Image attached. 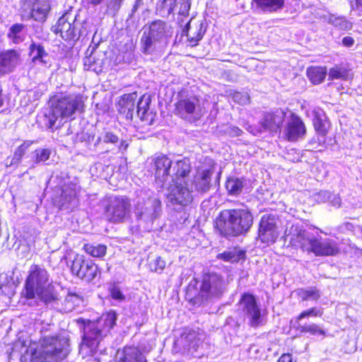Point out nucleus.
<instances>
[{
  "instance_id": "nucleus-1",
  "label": "nucleus",
  "mask_w": 362,
  "mask_h": 362,
  "mask_svg": "<svg viewBox=\"0 0 362 362\" xmlns=\"http://www.w3.org/2000/svg\"><path fill=\"white\" fill-rule=\"evenodd\" d=\"M68 341L65 338L48 336L40 341L37 349L35 343H30L21 350V362H61L69 354Z\"/></svg>"
},
{
  "instance_id": "nucleus-2",
  "label": "nucleus",
  "mask_w": 362,
  "mask_h": 362,
  "mask_svg": "<svg viewBox=\"0 0 362 362\" xmlns=\"http://www.w3.org/2000/svg\"><path fill=\"white\" fill-rule=\"evenodd\" d=\"M22 295L28 300L37 298L45 303L57 300V293L52 286L48 271L42 265H30L25 281Z\"/></svg>"
},
{
  "instance_id": "nucleus-3",
  "label": "nucleus",
  "mask_w": 362,
  "mask_h": 362,
  "mask_svg": "<svg viewBox=\"0 0 362 362\" xmlns=\"http://www.w3.org/2000/svg\"><path fill=\"white\" fill-rule=\"evenodd\" d=\"M253 223V216L247 208L225 209L216 218V228L225 237H235L247 233Z\"/></svg>"
},
{
  "instance_id": "nucleus-4",
  "label": "nucleus",
  "mask_w": 362,
  "mask_h": 362,
  "mask_svg": "<svg viewBox=\"0 0 362 362\" xmlns=\"http://www.w3.org/2000/svg\"><path fill=\"white\" fill-rule=\"evenodd\" d=\"M117 320L115 311L103 313L95 320L84 322L83 341L81 346L82 351L87 354H93L98 349L99 344L110 332Z\"/></svg>"
},
{
  "instance_id": "nucleus-5",
  "label": "nucleus",
  "mask_w": 362,
  "mask_h": 362,
  "mask_svg": "<svg viewBox=\"0 0 362 362\" xmlns=\"http://www.w3.org/2000/svg\"><path fill=\"white\" fill-rule=\"evenodd\" d=\"M172 35L170 27L157 20L144 28L141 37V50L145 54H158L163 52Z\"/></svg>"
},
{
  "instance_id": "nucleus-6",
  "label": "nucleus",
  "mask_w": 362,
  "mask_h": 362,
  "mask_svg": "<svg viewBox=\"0 0 362 362\" xmlns=\"http://www.w3.org/2000/svg\"><path fill=\"white\" fill-rule=\"evenodd\" d=\"M84 100L81 94H67L55 96L52 103V117L49 119L50 127L59 119V124L63 119H68L76 112L83 110Z\"/></svg>"
},
{
  "instance_id": "nucleus-7",
  "label": "nucleus",
  "mask_w": 362,
  "mask_h": 362,
  "mask_svg": "<svg viewBox=\"0 0 362 362\" xmlns=\"http://www.w3.org/2000/svg\"><path fill=\"white\" fill-rule=\"evenodd\" d=\"M205 103L194 95H181L175 103V112L183 119L200 118L206 111Z\"/></svg>"
},
{
  "instance_id": "nucleus-8",
  "label": "nucleus",
  "mask_w": 362,
  "mask_h": 362,
  "mask_svg": "<svg viewBox=\"0 0 362 362\" xmlns=\"http://www.w3.org/2000/svg\"><path fill=\"white\" fill-rule=\"evenodd\" d=\"M129 199L124 197L110 198L105 208V217L112 223L126 221L130 216Z\"/></svg>"
},
{
  "instance_id": "nucleus-9",
  "label": "nucleus",
  "mask_w": 362,
  "mask_h": 362,
  "mask_svg": "<svg viewBox=\"0 0 362 362\" xmlns=\"http://www.w3.org/2000/svg\"><path fill=\"white\" fill-rule=\"evenodd\" d=\"M281 233L280 221L276 215L264 214L259 221L258 239L267 245L274 244Z\"/></svg>"
},
{
  "instance_id": "nucleus-10",
  "label": "nucleus",
  "mask_w": 362,
  "mask_h": 362,
  "mask_svg": "<svg viewBox=\"0 0 362 362\" xmlns=\"http://www.w3.org/2000/svg\"><path fill=\"white\" fill-rule=\"evenodd\" d=\"M313 236L299 224H291L287 226L284 234L285 242H288L295 248H300L305 252H308Z\"/></svg>"
},
{
  "instance_id": "nucleus-11",
  "label": "nucleus",
  "mask_w": 362,
  "mask_h": 362,
  "mask_svg": "<svg viewBox=\"0 0 362 362\" xmlns=\"http://www.w3.org/2000/svg\"><path fill=\"white\" fill-rule=\"evenodd\" d=\"M238 306L243 315L248 318L250 326L257 327L261 325V310L252 293H244L240 298Z\"/></svg>"
},
{
  "instance_id": "nucleus-12",
  "label": "nucleus",
  "mask_w": 362,
  "mask_h": 362,
  "mask_svg": "<svg viewBox=\"0 0 362 362\" xmlns=\"http://www.w3.org/2000/svg\"><path fill=\"white\" fill-rule=\"evenodd\" d=\"M226 289L223 279L217 274H207L203 276L200 294L206 299L218 298Z\"/></svg>"
},
{
  "instance_id": "nucleus-13",
  "label": "nucleus",
  "mask_w": 362,
  "mask_h": 362,
  "mask_svg": "<svg viewBox=\"0 0 362 362\" xmlns=\"http://www.w3.org/2000/svg\"><path fill=\"white\" fill-rule=\"evenodd\" d=\"M80 187L76 184L69 183L61 188V193L56 197L54 202L61 210L72 211L76 208L79 203L78 194Z\"/></svg>"
},
{
  "instance_id": "nucleus-14",
  "label": "nucleus",
  "mask_w": 362,
  "mask_h": 362,
  "mask_svg": "<svg viewBox=\"0 0 362 362\" xmlns=\"http://www.w3.org/2000/svg\"><path fill=\"white\" fill-rule=\"evenodd\" d=\"M168 187V199L173 203L187 206L192 201V189L189 182H172Z\"/></svg>"
},
{
  "instance_id": "nucleus-15",
  "label": "nucleus",
  "mask_w": 362,
  "mask_h": 362,
  "mask_svg": "<svg viewBox=\"0 0 362 362\" xmlns=\"http://www.w3.org/2000/svg\"><path fill=\"white\" fill-rule=\"evenodd\" d=\"M71 269L74 274L87 281L94 279L98 272V266L91 259L80 255L75 257Z\"/></svg>"
},
{
  "instance_id": "nucleus-16",
  "label": "nucleus",
  "mask_w": 362,
  "mask_h": 362,
  "mask_svg": "<svg viewBox=\"0 0 362 362\" xmlns=\"http://www.w3.org/2000/svg\"><path fill=\"white\" fill-rule=\"evenodd\" d=\"M160 210V203L156 199L147 200L136 204L135 214L138 219L145 222L153 221L158 216Z\"/></svg>"
},
{
  "instance_id": "nucleus-17",
  "label": "nucleus",
  "mask_w": 362,
  "mask_h": 362,
  "mask_svg": "<svg viewBox=\"0 0 362 362\" xmlns=\"http://www.w3.org/2000/svg\"><path fill=\"white\" fill-rule=\"evenodd\" d=\"M306 134V127L303 120L295 114H291L287 121L283 135L288 141H297L304 137Z\"/></svg>"
},
{
  "instance_id": "nucleus-18",
  "label": "nucleus",
  "mask_w": 362,
  "mask_h": 362,
  "mask_svg": "<svg viewBox=\"0 0 362 362\" xmlns=\"http://www.w3.org/2000/svg\"><path fill=\"white\" fill-rule=\"evenodd\" d=\"M172 168V161L166 156L159 155L153 158L156 180L161 186L170 182Z\"/></svg>"
},
{
  "instance_id": "nucleus-19",
  "label": "nucleus",
  "mask_w": 362,
  "mask_h": 362,
  "mask_svg": "<svg viewBox=\"0 0 362 362\" xmlns=\"http://www.w3.org/2000/svg\"><path fill=\"white\" fill-rule=\"evenodd\" d=\"M340 250L337 243L332 239H317L315 236L312 240L308 252H313L316 256H335Z\"/></svg>"
},
{
  "instance_id": "nucleus-20",
  "label": "nucleus",
  "mask_w": 362,
  "mask_h": 362,
  "mask_svg": "<svg viewBox=\"0 0 362 362\" xmlns=\"http://www.w3.org/2000/svg\"><path fill=\"white\" fill-rule=\"evenodd\" d=\"M212 175V168H199L194 177V180H189L190 187L192 188L194 186L195 190L201 193L209 191L211 187Z\"/></svg>"
},
{
  "instance_id": "nucleus-21",
  "label": "nucleus",
  "mask_w": 362,
  "mask_h": 362,
  "mask_svg": "<svg viewBox=\"0 0 362 362\" xmlns=\"http://www.w3.org/2000/svg\"><path fill=\"white\" fill-rule=\"evenodd\" d=\"M191 172V164L187 158L177 160L173 166L170 182H183L185 184L189 182L188 175Z\"/></svg>"
},
{
  "instance_id": "nucleus-22",
  "label": "nucleus",
  "mask_w": 362,
  "mask_h": 362,
  "mask_svg": "<svg viewBox=\"0 0 362 362\" xmlns=\"http://www.w3.org/2000/svg\"><path fill=\"white\" fill-rule=\"evenodd\" d=\"M115 362H147V360L138 348L126 346L122 350L117 351Z\"/></svg>"
},
{
  "instance_id": "nucleus-23",
  "label": "nucleus",
  "mask_w": 362,
  "mask_h": 362,
  "mask_svg": "<svg viewBox=\"0 0 362 362\" xmlns=\"http://www.w3.org/2000/svg\"><path fill=\"white\" fill-rule=\"evenodd\" d=\"M205 29L202 21L194 22L192 24V19L188 21L182 30V34H185L187 40L192 46H195L202 38Z\"/></svg>"
},
{
  "instance_id": "nucleus-24",
  "label": "nucleus",
  "mask_w": 362,
  "mask_h": 362,
  "mask_svg": "<svg viewBox=\"0 0 362 362\" xmlns=\"http://www.w3.org/2000/svg\"><path fill=\"white\" fill-rule=\"evenodd\" d=\"M284 117L283 111H276L272 113H267L260 122L261 129L259 132H274L279 129Z\"/></svg>"
},
{
  "instance_id": "nucleus-25",
  "label": "nucleus",
  "mask_w": 362,
  "mask_h": 362,
  "mask_svg": "<svg viewBox=\"0 0 362 362\" xmlns=\"http://www.w3.org/2000/svg\"><path fill=\"white\" fill-rule=\"evenodd\" d=\"M70 14L63 15L54 26V32L60 33V35L65 40H72L76 37L75 27L69 21Z\"/></svg>"
},
{
  "instance_id": "nucleus-26",
  "label": "nucleus",
  "mask_w": 362,
  "mask_h": 362,
  "mask_svg": "<svg viewBox=\"0 0 362 362\" xmlns=\"http://www.w3.org/2000/svg\"><path fill=\"white\" fill-rule=\"evenodd\" d=\"M20 61V54L14 49L0 53V69L4 71H11Z\"/></svg>"
},
{
  "instance_id": "nucleus-27",
  "label": "nucleus",
  "mask_w": 362,
  "mask_h": 362,
  "mask_svg": "<svg viewBox=\"0 0 362 362\" xmlns=\"http://www.w3.org/2000/svg\"><path fill=\"white\" fill-rule=\"evenodd\" d=\"M100 54L96 52L94 48L90 51L88 49L86 56L83 59V65L85 69L93 71L97 74L101 72L103 65V59L100 58Z\"/></svg>"
},
{
  "instance_id": "nucleus-28",
  "label": "nucleus",
  "mask_w": 362,
  "mask_h": 362,
  "mask_svg": "<svg viewBox=\"0 0 362 362\" xmlns=\"http://www.w3.org/2000/svg\"><path fill=\"white\" fill-rule=\"evenodd\" d=\"M150 103V97L144 95L137 103L138 116L141 120L146 122L148 124H152L155 117V114L149 110Z\"/></svg>"
},
{
  "instance_id": "nucleus-29",
  "label": "nucleus",
  "mask_w": 362,
  "mask_h": 362,
  "mask_svg": "<svg viewBox=\"0 0 362 362\" xmlns=\"http://www.w3.org/2000/svg\"><path fill=\"white\" fill-rule=\"evenodd\" d=\"M313 123L316 134H322L327 135L329 128V122L324 111L320 108H316L313 111Z\"/></svg>"
},
{
  "instance_id": "nucleus-30",
  "label": "nucleus",
  "mask_w": 362,
  "mask_h": 362,
  "mask_svg": "<svg viewBox=\"0 0 362 362\" xmlns=\"http://www.w3.org/2000/svg\"><path fill=\"white\" fill-rule=\"evenodd\" d=\"M163 7L167 8L168 14L173 13L178 7L179 16L187 17L191 7V1L190 0H164Z\"/></svg>"
},
{
  "instance_id": "nucleus-31",
  "label": "nucleus",
  "mask_w": 362,
  "mask_h": 362,
  "mask_svg": "<svg viewBox=\"0 0 362 362\" xmlns=\"http://www.w3.org/2000/svg\"><path fill=\"white\" fill-rule=\"evenodd\" d=\"M30 55L33 56V62L47 66L49 64L48 54L40 44L33 42L30 45Z\"/></svg>"
},
{
  "instance_id": "nucleus-32",
  "label": "nucleus",
  "mask_w": 362,
  "mask_h": 362,
  "mask_svg": "<svg viewBox=\"0 0 362 362\" xmlns=\"http://www.w3.org/2000/svg\"><path fill=\"white\" fill-rule=\"evenodd\" d=\"M245 257V252L237 247L230 248L223 253H220L217 255L218 259L231 263L238 262L244 259Z\"/></svg>"
},
{
  "instance_id": "nucleus-33",
  "label": "nucleus",
  "mask_w": 362,
  "mask_h": 362,
  "mask_svg": "<svg viewBox=\"0 0 362 362\" xmlns=\"http://www.w3.org/2000/svg\"><path fill=\"white\" fill-rule=\"evenodd\" d=\"M25 25L15 23L8 30V38L14 44H19L25 40Z\"/></svg>"
},
{
  "instance_id": "nucleus-34",
  "label": "nucleus",
  "mask_w": 362,
  "mask_h": 362,
  "mask_svg": "<svg viewBox=\"0 0 362 362\" xmlns=\"http://www.w3.org/2000/svg\"><path fill=\"white\" fill-rule=\"evenodd\" d=\"M83 302V297L80 295L69 292L64 301V310L66 313L71 312L77 307L81 305Z\"/></svg>"
},
{
  "instance_id": "nucleus-35",
  "label": "nucleus",
  "mask_w": 362,
  "mask_h": 362,
  "mask_svg": "<svg viewBox=\"0 0 362 362\" xmlns=\"http://www.w3.org/2000/svg\"><path fill=\"white\" fill-rule=\"evenodd\" d=\"M136 98L137 95L136 93L123 95L119 100V105L121 107L120 111L124 113L127 111V114L133 112Z\"/></svg>"
},
{
  "instance_id": "nucleus-36",
  "label": "nucleus",
  "mask_w": 362,
  "mask_h": 362,
  "mask_svg": "<svg viewBox=\"0 0 362 362\" xmlns=\"http://www.w3.org/2000/svg\"><path fill=\"white\" fill-rule=\"evenodd\" d=\"M327 75V69L325 67H310L307 69V76L313 84L322 83Z\"/></svg>"
},
{
  "instance_id": "nucleus-37",
  "label": "nucleus",
  "mask_w": 362,
  "mask_h": 362,
  "mask_svg": "<svg viewBox=\"0 0 362 362\" xmlns=\"http://www.w3.org/2000/svg\"><path fill=\"white\" fill-rule=\"evenodd\" d=\"M257 5L264 11H276L281 9L284 4V0H254Z\"/></svg>"
},
{
  "instance_id": "nucleus-38",
  "label": "nucleus",
  "mask_w": 362,
  "mask_h": 362,
  "mask_svg": "<svg viewBox=\"0 0 362 362\" xmlns=\"http://www.w3.org/2000/svg\"><path fill=\"white\" fill-rule=\"evenodd\" d=\"M296 293L302 300L317 301L320 298V293L315 287L308 289L299 288L296 291Z\"/></svg>"
},
{
  "instance_id": "nucleus-39",
  "label": "nucleus",
  "mask_w": 362,
  "mask_h": 362,
  "mask_svg": "<svg viewBox=\"0 0 362 362\" xmlns=\"http://www.w3.org/2000/svg\"><path fill=\"white\" fill-rule=\"evenodd\" d=\"M30 144L31 142L25 141L23 144L19 146L15 151L13 156L11 158V161L8 163V160H6V167H11L13 165H18L21 163L22 158L24 156L26 150L29 148Z\"/></svg>"
},
{
  "instance_id": "nucleus-40",
  "label": "nucleus",
  "mask_w": 362,
  "mask_h": 362,
  "mask_svg": "<svg viewBox=\"0 0 362 362\" xmlns=\"http://www.w3.org/2000/svg\"><path fill=\"white\" fill-rule=\"evenodd\" d=\"M83 249L86 253L94 257H103L107 252V247L102 244H85Z\"/></svg>"
},
{
  "instance_id": "nucleus-41",
  "label": "nucleus",
  "mask_w": 362,
  "mask_h": 362,
  "mask_svg": "<svg viewBox=\"0 0 362 362\" xmlns=\"http://www.w3.org/2000/svg\"><path fill=\"white\" fill-rule=\"evenodd\" d=\"M226 188L231 195H238L243 188V182L238 178H229L226 183Z\"/></svg>"
},
{
  "instance_id": "nucleus-42",
  "label": "nucleus",
  "mask_w": 362,
  "mask_h": 362,
  "mask_svg": "<svg viewBox=\"0 0 362 362\" xmlns=\"http://www.w3.org/2000/svg\"><path fill=\"white\" fill-rule=\"evenodd\" d=\"M329 79L348 80L350 78L349 71L344 67L335 66L329 69L328 74Z\"/></svg>"
},
{
  "instance_id": "nucleus-43",
  "label": "nucleus",
  "mask_w": 362,
  "mask_h": 362,
  "mask_svg": "<svg viewBox=\"0 0 362 362\" xmlns=\"http://www.w3.org/2000/svg\"><path fill=\"white\" fill-rule=\"evenodd\" d=\"M49 11L48 4H37L32 11V16L35 21H43L46 19Z\"/></svg>"
},
{
  "instance_id": "nucleus-44",
  "label": "nucleus",
  "mask_w": 362,
  "mask_h": 362,
  "mask_svg": "<svg viewBox=\"0 0 362 362\" xmlns=\"http://www.w3.org/2000/svg\"><path fill=\"white\" fill-rule=\"evenodd\" d=\"M118 141H119V138L116 134H115L112 132L105 130L97 138V140L95 141V145L99 144L100 142H104L105 144H115Z\"/></svg>"
},
{
  "instance_id": "nucleus-45",
  "label": "nucleus",
  "mask_w": 362,
  "mask_h": 362,
  "mask_svg": "<svg viewBox=\"0 0 362 362\" xmlns=\"http://www.w3.org/2000/svg\"><path fill=\"white\" fill-rule=\"evenodd\" d=\"M299 331L304 333H310L312 335H325L324 329L316 324L303 325L299 327Z\"/></svg>"
},
{
  "instance_id": "nucleus-46",
  "label": "nucleus",
  "mask_w": 362,
  "mask_h": 362,
  "mask_svg": "<svg viewBox=\"0 0 362 362\" xmlns=\"http://www.w3.org/2000/svg\"><path fill=\"white\" fill-rule=\"evenodd\" d=\"M326 143V135L322 134H317L309 141V145L313 149L317 151H322L325 147Z\"/></svg>"
},
{
  "instance_id": "nucleus-47",
  "label": "nucleus",
  "mask_w": 362,
  "mask_h": 362,
  "mask_svg": "<svg viewBox=\"0 0 362 362\" xmlns=\"http://www.w3.org/2000/svg\"><path fill=\"white\" fill-rule=\"evenodd\" d=\"M185 340L186 342H189L187 345L189 350L194 349L197 351L201 343V338L195 332L187 334L185 337Z\"/></svg>"
},
{
  "instance_id": "nucleus-48",
  "label": "nucleus",
  "mask_w": 362,
  "mask_h": 362,
  "mask_svg": "<svg viewBox=\"0 0 362 362\" xmlns=\"http://www.w3.org/2000/svg\"><path fill=\"white\" fill-rule=\"evenodd\" d=\"M51 151L47 148H38L33 152L34 164L47 160L50 156Z\"/></svg>"
},
{
  "instance_id": "nucleus-49",
  "label": "nucleus",
  "mask_w": 362,
  "mask_h": 362,
  "mask_svg": "<svg viewBox=\"0 0 362 362\" xmlns=\"http://www.w3.org/2000/svg\"><path fill=\"white\" fill-rule=\"evenodd\" d=\"M329 23L342 30H349L351 29V23L349 21H348L344 17L341 16H331L329 18Z\"/></svg>"
},
{
  "instance_id": "nucleus-50",
  "label": "nucleus",
  "mask_w": 362,
  "mask_h": 362,
  "mask_svg": "<svg viewBox=\"0 0 362 362\" xmlns=\"http://www.w3.org/2000/svg\"><path fill=\"white\" fill-rule=\"evenodd\" d=\"M320 197H327V199L329 200L328 202L333 206L339 208L341 206V200L338 194H332L328 191H321L320 192H319V198Z\"/></svg>"
},
{
  "instance_id": "nucleus-51",
  "label": "nucleus",
  "mask_w": 362,
  "mask_h": 362,
  "mask_svg": "<svg viewBox=\"0 0 362 362\" xmlns=\"http://www.w3.org/2000/svg\"><path fill=\"white\" fill-rule=\"evenodd\" d=\"M124 0H107V12L115 16L121 8Z\"/></svg>"
},
{
  "instance_id": "nucleus-52",
  "label": "nucleus",
  "mask_w": 362,
  "mask_h": 362,
  "mask_svg": "<svg viewBox=\"0 0 362 362\" xmlns=\"http://www.w3.org/2000/svg\"><path fill=\"white\" fill-rule=\"evenodd\" d=\"M233 100L241 105H247L250 102V98L247 93L234 92L231 95Z\"/></svg>"
},
{
  "instance_id": "nucleus-53",
  "label": "nucleus",
  "mask_w": 362,
  "mask_h": 362,
  "mask_svg": "<svg viewBox=\"0 0 362 362\" xmlns=\"http://www.w3.org/2000/svg\"><path fill=\"white\" fill-rule=\"evenodd\" d=\"M322 315V311L320 309H317L315 308H310L308 310H305L302 312L298 317L297 320H300L305 317H309V316H319L320 317Z\"/></svg>"
},
{
  "instance_id": "nucleus-54",
  "label": "nucleus",
  "mask_w": 362,
  "mask_h": 362,
  "mask_svg": "<svg viewBox=\"0 0 362 362\" xmlns=\"http://www.w3.org/2000/svg\"><path fill=\"white\" fill-rule=\"evenodd\" d=\"M152 267L154 272H161L165 267V262L161 257H157Z\"/></svg>"
},
{
  "instance_id": "nucleus-55",
  "label": "nucleus",
  "mask_w": 362,
  "mask_h": 362,
  "mask_svg": "<svg viewBox=\"0 0 362 362\" xmlns=\"http://www.w3.org/2000/svg\"><path fill=\"white\" fill-rule=\"evenodd\" d=\"M110 293L112 298L115 300H122L124 298L121 291L116 286H114L110 289Z\"/></svg>"
},
{
  "instance_id": "nucleus-56",
  "label": "nucleus",
  "mask_w": 362,
  "mask_h": 362,
  "mask_svg": "<svg viewBox=\"0 0 362 362\" xmlns=\"http://www.w3.org/2000/svg\"><path fill=\"white\" fill-rule=\"evenodd\" d=\"M342 43L346 47H351L354 45V40L351 37L347 36L343 38Z\"/></svg>"
},
{
  "instance_id": "nucleus-57",
  "label": "nucleus",
  "mask_w": 362,
  "mask_h": 362,
  "mask_svg": "<svg viewBox=\"0 0 362 362\" xmlns=\"http://www.w3.org/2000/svg\"><path fill=\"white\" fill-rule=\"evenodd\" d=\"M129 144L125 140H122L119 146V151H126L128 148Z\"/></svg>"
},
{
  "instance_id": "nucleus-58",
  "label": "nucleus",
  "mask_w": 362,
  "mask_h": 362,
  "mask_svg": "<svg viewBox=\"0 0 362 362\" xmlns=\"http://www.w3.org/2000/svg\"><path fill=\"white\" fill-rule=\"evenodd\" d=\"M355 6L357 9L362 8V0H354Z\"/></svg>"
},
{
  "instance_id": "nucleus-59",
  "label": "nucleus",
  "mask_w": 362,
  "mask_h": 362,
  "mask_svg": "<svg viewBox=\"0 0 362 362\" xmlns=\"http://www.w3.org/2000/svg\"><path fill=\"white\" fill-rule=\"evenodd\" d=\"M317 200L318 202H328L329 201L327 197H320L319 198V193L317 195Z\"/></svg>"
},
{
  "instance_id": "nucleus-60",
  "label": "nucleus",
  "mask_w": 362,
  "mask_h": 362,
  "mask_svg": "<svg viewBox=\"0 0 362 362\" xmlns=\"http://www.w3.org/2000/svg\"><path fill=\"white\" fill-rule=\"evenodd\" d=\"M103 0H88V2L94 6L99 5Z\"/></svg>"
},
{
  "instance_id": "nucleus-61",
  "label": "nucleus",
  "mask_w": 362,
  "mask_h": 362,
  "mask_svg": "<svg viewBox=\"0 0 362 362\" xmlns=\"http://www.w3.org/2000/svg\"><path fill=\"white\" fill-rule=\"evenodd\" d=\"M233 134L235 136L240 135V133L242 132V131L238 127H233Z\"/></svg>"
},
{
  "instance_id": "nucleus-62",
  "label": "nucleus",
  "mask_w": 362,
  "mask_h": 362,
  "mask_svg": "<svg viewBox=\"0 0 362 362\" xmlns=\"http://www.w3.org/2000/svg\"><path fill=\"white\" fill-rule=\"evenodd\" d=\"M4 104V99L1 95V90L0 89V107H1Z\"/></svg>"
}]
</instances>
